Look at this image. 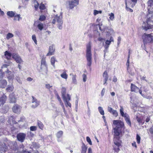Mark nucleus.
Returning a JSON list of instances; mask_svg holds the SVG:
<instances>
[{"mask_svg":"<svg viewBox=\"0 0 153 153\" xmlns=\"http://www.w3.org/2000/svg\"><path fill=\"white\" fill-rule=\"evenodd\" d=\"M113 123L115 127L113 129L114 137H118L121 133V128L124 125L123 123L121 121L114 120Z\"/></svg>","mask_w":153,"mask_h":153,"instance_id":"1","label":"nucleus"},{"mask_svg":"<svg viewBox=\"0 0 153 153\" xmlns=\"http://www.w3.org/2000/svg\"><path fill=\"white\" fill-rule=\"evenodd\" d=\"M10 149L14 150L17 153H31L28 151H25L23 149L24 146L22 144L20 145L21 147L19 149H17V145L16 142H14L11 143L10 145Z\"/></svg>","mask_w":153,"mask_h":153,"instance_id":"2","label":"nucleus"},{"mask_svg":"<svg viewBox=\"0 0 153 153\" xmlns=\"http://www.w3.org/2000/svg\"><path fill=\"white\" fill-rule=\"evenodd\" d=\"M86 57L87 62V65L90 67L92 63V54L91 51V45L90 43L87 45Z\"/></svg>","mask_w":153,"mask_h":153,"instance_id":"3","label":"nucleus"},{"mask_svg":"<svg viewBox=\"0 0 153 153\" xmlns=\"http://www.w3.org/2000/svg\"><path fill=\"white\" fill-rule=\"evenodd\" d=\"M54 19H53L52 23L55 24L56 22L57 23V27L60 30H62V13H60L59 16L58 15H55L54 16Z\"/></svg>","mask_w":153,"mask_h":153,"instance_id":"4","label":"nucleus"},{"mask_svg":"<svg viewBox=\"0 0 153 153\" xmlns=\"http://www.w3.org/2000/svg\"><path fill=\"white\" fill-rule=\"evenodd\" d=\"M142 38L144 44L153 42V37L151 34L144 33L142 36Z\"/></svg>","mask_w":153,"mask_h":153,"instance_id":"5","label":"nucleus"},{"mask_svg":"<svg viewBox=\"0 0 153 153\" xmlns=\"http://www.w3.org/2000/svg\"><path fill=\"white\" fill-rule=\"evenodd\" d=\"M147 25L146 23L143 22L142 27L143 29L147 30L148 29H151L153 25V22L150 19H148L146 22Z\"/></svg>","mask_w":153,"mask_h":153,"instance_id":"6","label":"nucleus"},{"mask_svg":"<svg viewBox=\"0 0 153 153\" xmlns=\"http://www.w3.org/2000/svg\"><path fill=\"white\" fill-rule=\"evenodd\" d=\"M113 141L115 145L114 148L115 150L117 152L120 150L119 147L120 146L121 141L118 137H114Z\"/></svg>","mask_w":153,"mask_h":153,"instance_id":"7","label":"nucleus"},{"mask_svg":"<svg viewBox=\"0 0 153 153\" xmlns=\"http://www.w3.org/2000/svg\"><path fill=\"white\" fill-rule=\"evenodd\" d=\"M131 91L132 92H134L136 93L139 92L143 97H144V94L142 93V90L140 89L139 88L137 87L135 85L133 84H131Z\"/></svg>","mask_w":153,"mask_h":153,"instance_id":"8","label":"nucleus"},{"mask_svg":"<svg viewBox=\"0 0 153 153\" xmlns=\"http://www.w3.org/2000/svg\"><path fill=\"white\" fill-rule=\"evenodd\" d=\"M12 57L14 59L16 62L19 64H22L23 62V60L18 54L13 53L12 54Z\"/></svg>","mask_w":153,"mask_h":153,"instance_id":"9","label":"nucleus"},{"mask_svg":"<svg viewBox=\"0 0 153 153\" xmlns=\"http://www.w3.org/2000/svg\"><path fill=\"white\" fill-rule=\"evenodd\" d=\"M63 99L66 106V107L69 106L71 107V104L69 102L71 100V97L69 95V94H67V97L63 98Z\"/></svg>","mask_w":153,"mask_h":153,"instance_id":"10","label":"nucleus"},{"mask_svg":"<svg viewBox=\"0 0 153 153\" xmlns=\"http://www.w3.org/2000/svg\"><path fill=\"white\" fill-rule=\"evenodd\" d=\"M79 0H71V1H68L69 8L71 9L76 6L79 4Z\"/></svg>","mask_w":153,"mask_h":153,"instance_id":"11","label":"nucleus"},{"mask_svg":"<svg viewBox=\"0 0 153 153\" xmlns=\"http://www.w3.org/2000/svg\"><path fill=\"white\" fill-rule=\"evenodd\" d=\"M147 7L149 14H151L153 12V0H149L147 2Z\"/></svg>","mask_w":153,"mask_h":153,"instance_id":"12","label":"nucleus"},{"mask_svg":"<svg viewBox=\"0 0 153 153\" xmlns=\"http://www.w3.org/2000/svg\"><path fill=\"white\" fill-rule=\"evenodd\" d=\"M22 107L18 104H15L13 107V111L16 114H19L21 112Z\"/></svg>","mask_w":153,"mask_h":153,"instance_id":"13","label":"nucleus"},{"mask_svg":"<svg viewBox=\"0 0 153 153\" xmlns=\"http://www.w3.org/2000/svg\"><path fill=\"white\" fill-rule=\"evenodd\" d=\"M7 149V146L5 143L2 142H0V151L1 153L6 152Z\"/></svg>","mask_w":153,"mask_h":153,"instance_id":"14","label":"nucleus"},{"mask_svg":"<svg viewBox=\"0 0 153 153\" xmlns=\"http://www.w3.org/2000/svg\"><path fill=\"white\" fill-rule=\"evenodd\" d=\"M55 51V48L53 45H52L49 47V51L46 55L47 56H51L54 55Z\"/></svg>","mask_w":153,"mask_h":153,"instance_id":"15","label":"nucleus"},{"mask_svg":"<svg viewBox=\"0 0 153 153\" xmlns=\"http://www.w3.org/2000/svg\"><path fill=\"white\" fill-rule=\"evenodd\" d=\"M33 100L32 101V107L35 108L37 107L39 104L40 102L33 97H32Z\"/></svg>","mask_w":153,"mask_h":153,"instance_id":"16","label":"nucleus"},{"mask_svg":"<svg viewBox=\"0 0 153 153\" xmlns=\"http://www.w3.org/2000/svg\"><path fill=\"white\" fill-rule=\"evenodd\" d=\"M6 73L7 74V76L9 81L11 82L14 79L13 73L8 70H7V71H6Z\"/></svg>","mask_w":153,"mask_h":153,"instance_id":"17","label":"nucleus"},{"mask_svg":"<svg viewBox=\"0 0 153 153\" xmlns=\"http://www.w3.org/2000/svg\"><path fill=\"white\" fill-rule=\"evenodd\" d=\"M26 134L23 133H20L17 134V137L18 140L22 142L25 139Z\"/></svg>","mask_w":153,"mask_h":153,"instance_id":"18","label":"nucleus"},{"mask_svg":"<svg viewBox=\"0 0 153 153\" xmlns=\"http://www.w3.org/2000/svg\"><path fill=\"white\" fill-rule=\"evenodd\" d=\"M135 117L140 125H142L143 124L144 121L140 117V115L139 113L136 114Z\"/></svg>","mask_w":153,"mask_h":153,"instance_id":"19","label":"nucleus"},{"mask_svg":"<svg viewBox=\"0 0 153 153\" xmlns=\"http://www.w3.org/2000/svg\"><path fill=\"white\" fill-rule=\"evenodd\" d=\"M7 99V97L4 94L0 97V106L2 105L5 103Z\"/></svg>","mask_w":153,"mask_h":153,"instance_id":"20","label":"nucleus"},{"mask_svg":"<svg viewBox=\"0 0 153 153\" xmlns=\"http://www.w3.org/2000/svg\"><path fill=\"white\" fill-rule=\"evenodd\" d=\"M9 99L10 102L15 103L16 100L14 97V95L13 93L10 94L9 95Z\"/></svg>","mask_w":153,"mask_h":153,"instance_id":"21","label":"nucleus"},{"mask_svg":"<svg viewBox=\"0 0 153 153\" xmlns=\"http://www.w3.org/2000/svg\"><path fill=\"white\" fill-rule=\"evenodd\" d=\"M7 82L5 79H2L0 81V87L4 88L7 85Z\"/></svg>","mask_w":153,"mask_h":153,"instance_id":"22","label":"nucleus"},{"mask_svg":"<svg viewBox=\"0 0 153 153\" xmlns=\"http://www.w3.org/2000/svg\"><path fill=\"white\" fill-rule=\"evenodd\" d=\"M70 76H72V82L74 84H76L77 81L76 79V74H74L73 73L70 74Z\"/></svg>","mask_w":153,"mask_h":153,"instance_id":"23","label":"nucleus"},{"mask_svg":"<svg viewBox=\"0 0 153 153\" xmlns=\"http://www.w3.org/2000/svg\"><path fill=\"white\" fill-rule=\"evenodd\" d=\"M57 99L58 100V101H59L61 105V106L62 107V108H63V111L64 113L65 114L66 112V111L65 110V107L63 104V103L62 102V101H61V100L59 96V95L58 94L57 95Z\"/></svg>","mask_w":153,"mask_h":153,"instance_id":"24","label":"nucleus"},{"mask_svg":"<svg viewBox=\"0 0 153 153\" xmlns=\"http://www.w3.org/2000/svg\"><path fill=\"white\" fill-rule=\"evenodd\" d=\"M4 57L7 59H9L11 58V56H12V54L9 52L8 51H6L4 52Z\"/></svg>","mask_w":153,"mask_h":153,"instance_id":"25","label":"nucleus"},{"mask_svg":"<svg viewBox=\"0 0 153 153\" xmlns=\"http://www.w3.org/2000/svg\"><path fill=\"white\" fill-rule=\"evenodd\" d=\"M114 39L112 37H110V40H106L105 41V43L106 45L105 46V48H108L109 47V45L110 44L111 42H113Z\"/></svg>","mask_w":153,"mask_h":153,"instance_id":"26","label":"nucleus"},{"mask_svg":"<svg viewBox=\"0 0 153 153\" xmlns=\"http://www.w3.org/2000/svg\"><path fill=\"white\" fill-rule=\"evenodd\" d=\"M125 119V120L126 123L128 124L130 126H131V123L130 120L129 116L128 114L125 116L124 117Z\"/></svg>","mask_w":153,"mask_h":153,"instance_id":"27","label":"nucleus"},{"mask_svg":"<svg viewBox=\"0 0 153 153\" xmlns=\"http://www.w3.org/2000/svg\"><path fill=\"white\" fill-rule=\"evenodd\" d=\"M99 29L100 30L102 31H107V27L106 26L103 25L102 24L99 25Z\"/></svg>","mask_w":153,"mask_h":153,"instance_id":"28","label":"nucleus"},{"mask_svg":"<svg viewBox=\"0 0 153 153\" xmlns=\"http://www.w3.org/2000/svg\"><path fill=\"white\" fill-rule=\"evenodd\" d=\"M63 72L60 74V76L62 78L67 79L68 75L66 73V71L65 70H63Z\"/></svg>","mask_w":153,"mask_h":153,"instance_id":"29","label":"nucleus"},{"mask_svg":"<svg viewBox=\"0 0 153 153\" xmlns=\"http://www.w3.org/2000/svg\"><path fill=\"white\" fill-rule=\"evenodd\" d=\"M120 113L122 116L124 117L125 116L127 115L128 114L126 113H124V108L122 106H120Z\"/></svg>","mask_w":153,"mask_h":153,"instance_id":"30","label":"nucleus"},{"mask_svg":"<svg viewBox=\"0 0 153 153\" xmlns=\"http://www.w3.org/2000/svg\"><path fill=\"white\" fill-rule=\"evenodd\" d=\"M42 67H44L46 68H47V64L45 58H42V59L41 68Z\"/></svg>","mask_w":153,"mask_h":153,"instance_id":"31","label":"nucleus"},{"mask_svg":"<svg viewBox=\"0 0 153 153\" xmlns=\"http://www.w3.org/2000/svg\"><path fill=\"white\" fill-rule=\"evenodd\" d=\"M66 88L64 87H62V98L67 97V95L66 94Z\"/></svg>","mask_w":153,"mask_h":153,"instance_id":"32","label":"nucleus"},{"mask_svg":"<svg viewBox=\"0 0 153 153\" xmlns=\"http://www.w3.org/2000/svg\"><path fill=\"white\" fill-rule=\"evenodd\" d=\"M56 62H57L56 58L53 56L51 57V64L54 67H55V63Z\"/></svg>","mask_w":153,"mask_h":153,"instance_id":"33","label":"nucleus"},{"mask_svg":"<svg viewBox=\"0 0 153 153\" xmlns=\"http://www.w3.org/2000/svg\"><path fill=\"white\" fill-rule=\"evenodd\" d=\"M14 89V87L13 85H8L7 88H6V90L7 91L9 92H11L13 91Z\"/></svg>","mask_w":153,"mask_h":153,"instance_id":"34","label":"nucleus"},{"mask_svg":"<svg viewBox=\"0 0 153 153\" xmlns=\"http://www.w3.org/2000/svg\"><path fill=\"white\" fill-rule=\"evenodd\" d=\"M9 119L8 120V123H11V122L12 121V123L13 124H16L17 123V122H16L15 120L13 118V117L12 116H10L9 117Z\"/></svg>","mask_w":153,"mask_h":153,"instance_id":"35","label":"nucleus"},{"mask_svg":"<svg viewBox=\"0 0 153 153\" xmlns=\"http://www.w3.org/2000/svg\"><path fill=\"white\" fill-rule=\"evenodd\" d=\"M7 15L10 17H12L14 16L15 13L13 11H9L7 12Z\"/></svg>","mask_w":153,"mask_h":153,"instance_id":"36","label":"nucleus"},{"mask_svg":"<svg viewBox=\"0 0 153 153\" xmlns=\"http://www.w3.org/2000/svg\"><path fill=\"white\" fill-rule=\"evenodd\" d=\"M87 148L84 144H83L82 147L81 153H86Z\"/></svg>","mask_w":153,"mask_h":153,"instance_id":"37","label":"nucleus"},{"mask_svg":"<svg viewBox=\"0 0 153 153\" xmlns=\"http://www.w3.org/2000/svg\"><path fill=\"white\" fill-rule=\"evenodd\" d=\"M37 124L39 128L41 129L42 130L44 128V125L43 123L40 121H37Z\"/></svg>","mask_w":153,"mask_h":153,"instance_id":"38","label":"nucleus"},{"mask_svg":"<svg viewBox=\"0 0 153 153\" xmlns=\"http://www.w3.org/2000/svg\"><path fill=\"white\" fill-rule=\"evenodd\" d=\"M13 36L14 35L12 33H9L7 35L6 38L7 40H8L10 39L13 37Z\"/></svg>","mask_w":153,"mask_h":153,"instance_id":"39","label":"nucleus"},{"mask_svg":"<svg viewBox=\"0 0 153 153\" xmlns=\"http://www.w3.org/2000/svg\"><path fill=\"white\" fill-rule=\"evenodd\" d=\"M63 134V132L62 131H58L56 134V137L57 138H59L62 136Z\"/></svg>","mask_w":153,"mask_h":153,"instance_id":"40","label":"nucleus"},{"mask_svg":"<svg viewBox=\"0 0 153 153\" xmlns=\"http://www.w3.org/2000/svg\"><path fill=\"white\" fill-rule=\"evenodd\" d=\"M103 76L104 78V79L106 80H108V74L106 71H105L103 73Z\"/></svg>","mask_w":153,"mask_h":153,"instance_id":"41","label":"nucleus"},{"mask_svg":"<svg viewBox=\"0 0 153 153\" xmlns=\"http://www.w3.org/2000/svg\"><path fill=\"white\" fill-rule=\"evenodd\" d=\"M98 110L100 114L102 115H104V112L102 108V107L100 106L98 107Z\"/></svg>","mask_w":153,"mask_h":153,"instance_id":"42","label":"nucleus"},{"mask_svg":"<svg viewBox=\"0 0 153 153\" xmlns=\"http://www.w3.org/2000/svg\"><path fill=\"white\" fill-rule=\"evenodd\" d=\"M32 38L36 45H37V41L36 35L35 34H33L32 36Z\"/></svg>","mask_w":153,"mask_h":153,"instance_id":"43","label":"nucleus"},{"mask_svg":"<svg viewBox=\"0 0 153 153\" xmlns=\"http://www.w3.org/2000/svg\"><path fill=\"white\" fill-rule=\"evenodd\" d=\"M111 114H112L115 117H117L118 115V112L117 111L115 110L113 111L112 112Z\"/></svg>","mask_w":153,"mask_h":153,"instance_id":"44","label":"nucleus"},{"mask_svg":"<svg viewBox=\"0 0 153 153\" xmlns=\"http://www.w3.org/2000/svg\"><path fill=\"white\" fill-rule=\"evenodd\" d=\"M102 11L101 10L98 11L96 10H94V15H96L99 13H101Z\"/></svg>","mask_w":153,"mask_h":153,"instance_id":"45","label":"nucleus"},{"mask_svg":"<svg viewBox=\"0 0 153 153\" xmlns=\"http://www.w3.org/2000/svg\"><path fill=\"white\" fill-rule=\"evenodd\" d=\"M38 28L40 30H42L43 28V24L42 23H40L37 25Z\"/></svg>","mask_w":153,"mask_h":153,"instance_id":"46","label":"nucleus"},{"mask_svg":"<svg viewBox=\"0 0 153 153\" xmlns=\"http://www.w3.org/2000/svg\"><path fill=\"white\" fill-rule=\"evenodd\" d=\"M20 18V14L16 15L14 16V20H17L18 21H19Z\"/></svg>","mask_w":153,"mask_h":153,"instance_id":"47","label":"nucleus"},{"mask_svg":"<svg viewBox=\"0 0 153 153\" xmlns=\"http://www.w3.org/2000/svg\"><path fill=\"white\" fill-rule=\"evenodd\" d=\"M127 4V2L126 1V10L127 11H129L131 12H132L133 11V10L130 8L128 7Z\"/></svg>","mask_w":153,"mask_h":153,"instance_id":"48","label":"nucleus"},{"mask_svg":"<svg viewBox=\"0 0 153 153\" xmlns=\"http://www.w3.org/2000/svg\"><path fill=\"white\" fill-rule=\"evenodd\" d=\"M86 140L87 142L89 143L90 145H92V143L91 139L89 137H86Z\"/></svg>","mask_w":153,"mask_h":153,"instance_id":"49","label":"nucleus"},{"mask_svg":"<svg viewBox=\"0 0 153 153\" xmlns=\"http://www.w3.org/2000/svg\"><path fill=\"white\" fill-rule=\"evenodd\" d=\"M30 131H34L36 130L37 127L36 126H31L30 128Z\"/></svg>","mask_w":153,"mask_h":153,"instance_id":"50","label":"nucleus"},{"mask_svg":"<svg viewBox=\"0 0 153 153\" xmlns=\"http://www.w3.org/2000/svg\"><path fill=\"white\" fill-rule=\"evenodd\" d=\"M136 139L137 143L138 144L140 143V137L138 134L137 135Z\"/></svg>","mask_w":153,"mask_h":153,"instance_id":"51","label":"nucleus"},{"mask_svg":"<svg viewBox=\"0 0 153 153\" xmlns=\"http://www.w3.org/2000/svg\"><path fill=\"white\" fill-rule=\"evenodd\" d=\"M39 8L41 10H44L45 8V7L44 4L41 3L39 7Z\"/></svg>","mask_w":153,"mask_h":153,"instance_id":"52","label":"nucleus"},{"mask_svg":"<svg viewBox=\"0 0 153 153\" xmlns=\"http://www.w3.org/2000/svg\"><path fill=\"white\" fill-rule=\"evenodd\" d=\"M109 16H110L109 19L111 20H113L114 18V14L113 13H111L109 14Z\"/></svg>","mask_w":153,"mask_h":153,"instance_id":"53","label":"nucleus"},{"mask_svg":"<svg viewBox=\"0 0 153 153\" xmlns=\"http://www.w3.org/2000/svg\"><path fill=\"white\" fill-rule=\"evenodd\" d=\"M45 18L46 17L42 15L40 16V18H39V20L40 21H42L45 20Z\"/></svg>","mask_w":153,"mask_h":153,"instance_id":"54","label":"nucleus"},{"mask_svg":"<svg viewBox=\"0 0 153 153\" xmlns=\"http://www.w3.org/2000/svg\"><path fill=\"white\" fill-rule=\"evenodd\" d=\"M82 77H83V80L84 82H85L86 81L87 79V76L86 75L84 74L82 75Z\"/></svg>","mask_w":153,"mask_h":153,"instance_id":"55","label":"nucleus"},{"mask_svg":"<svg viewBox=\"0 0 153 153\" xmlns=\"http://www.w3.org/2000/svg\"><path fill=\"white\" fill-rule=\"evenodd\" d=\"M114 110L113 109V108L109 107L108 106V111L110 113H111L113 111H114Z\"/></svg>","mask_w":153,"mask_h":153,"instance_id":"56","label":"nucleus"},{"mask_svg":"<svg viewBox=\"0 0 153 153\" xmlns=\"http://www.w3.org/2000/svg\"><path fill=\"white\" fill-rule=\"evenodd\" d=\"M34 7L36 9H37L38 7V6H39V4L38 3L37 1H35L34 2Z\"/></svg>","mask_w":153,"mask_h":153,"instance_id":"57","label":"nucleus"},{"mask_svg":"<svg viewBox=\"0 0 153 153\" xmlns=\"http://www.w3.org/2000/svg\"><path fill=\"white\" fill-rule=\"evenodd\" d=\"M5 119L4 116H1L0 118V123H3L4 122Z\"/></svg>","mask_w":153,"mask_h":153,"instance_id":"58","label":"nucleus"},{"mask_svg":"<svg viewBox=\"0 0 153 153\" xmlns=\"http://www.w3.org/2000/svg\"><path fill=\"white\" fill-rule=\"evenodd\" d=\"M105 91V89L104 88L102 89L101 93V95L102 97L104 96Z\"/></svg>","mask_w":153,"mask_h":153,"instance_id":"59","label":"nucleus"},{"mask_svg":"<svg viewBox=\"0 0 153 153\" xmlns=\"http://www.w3.org/2000/svg\"><path fill=\"white\" fill-rule=\"evenodd\" d=\"M98 40L99 41L103 42L105 40V39L104 38H102V37H100L98 38Z\"/></svg>","mask_w":153,"mask_h":153,"instance_id":"60","label":"nucleus"},{"mask_svg":"<svg viewBox=\"0 0 153 153\" xmlns=\"http://www.w3.org/2000/svg\"><path fill=\"white\" fill-rule=\"evenodd\" d=\"M121 40V38L119 36L118 37V39H117V44L118 45H119L120 44V42Z\"/></svg>","mask_w":153,"mask_h":153,"instance_id":"61","label":"nucleus"},{"mask_svg":"<svg viewBox=\"0 0 153 153\" xmlns=\"http://www.w3.org/2000/svg\"><path fill=\"white\" fill-rule=\"evenodd\" d=\"M144 96L143 97H144L147 98V99H152V97L151 96H145L144 94Z\"/></svg>","mask_w":153,"mask_h":153,"instance_id":"62","label":"nucleus"},{"mask_svg":"<svg viewBox=\"0 0 153 153\" xmlns=\"http://www.w3.org/2000/svg\"><path fill=\"white\" fill-rule=\"evenodd\" d=\"M33 79L30 77H28L27 79V80L29 82L31 81Z\"/></svg>","mask_w":153,"mask_h":153,"instance_id":"63","label":"nucleus"},{"mask_svg":"<svg viewBox=\"0 0 153 153\" xmlns=\"http://www.w3.org/2000/svg\"><path fill=\"white\" fill-rule=\"evenodd\" d=\"M88 153H92V150L91 148H89L88 149Z\"/></svg>","mask_w":153,"mask_h":153,"instance_id":"64","label":"nucleus"}]
</instances>
